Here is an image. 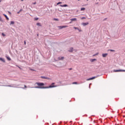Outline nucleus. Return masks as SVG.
Returning a JSON list of instances; mask_svg holds the SVG:
<instances>
[{"mask_svg": "<svg viewBox=\"0 0 125 125\" xmlns=\"http://www.w3.org/2000/svg\"><path fill=\"white\" fill-rule=\"evenodd\" d=\"M36 83L39 86L35 87V88H51L52 87H56L57 86L50 85L48 87H43V86L44 85V83Z\"/></svg>", "mask_w": 125, "mask_h": 125, "instance_id": "obj_1", "label": "nucleus"}, {"mask_svg": "<svg viewBox=\"0 0 125 125\" xmlns=\"http://www.w3.org/2000/svg\"><path fill=\"white\" fill-rule=\"evenodd\" d=\"M113 72H125V70L124 69H119V70H114Z\"/></svg>", "mask_w": 125, "mask_h": 125, "instance_id": "obj_2", "label": "nucleus"}, {"mask_svg": "<svg viewBox=\"0 0 125 125\" xmlns=\"http://www.w3.org/2000/svg\"><path fill=\"white\" fill-rule=\"evenodd\" d=\"M96 78H97V76H94L93 77L87 79L86 81H91V80H94V79H96Z\"/></svg>", "mask_w": 125, "mask_h": 125, "instance_id": "obj_3", "label": "nucleus"}, {"mask_svg": "<svg viewBox=\"0 0 125 125\" xmlns=\"http://www.w3.org/2000/svg\"><path fill=\"white\" fill-rule=\"evenodd\" d=\"M41 79H44L45 80H50V78L44 76H41Z\"/></svg>", "mask_w": 125, "mask_h": 125, "instance_id": "obj_4", "label": "nucleus"}, {"mask_svg": "<svg viewBox=\"0 0 125 125\" xmlns=\"http://www.w3.org/2000/svg\"><path fill=\"white\" fill-rule=\"evenodd\" d=\"M68 27V26L67 25H64V26H59V28H60V29H63V28H67Z\"/></svg>", "mask_w": 125, "mask_h": 125, "instance_id": "obj_5", "label": "nucleus"}, {"mask_svg": "<svg viewBox=\"0 0 125 125\" xmlns=\"http://www.w3.org/2000/svg\"><path fill=\"white\" fill-rule=\"evenodd\" d=\"M89 23L88 22H83L82 23V24L83 26H86V25H88Z\"/></svg>", "mask_w": 125, "mask_h": 125, "instance_id": "obj_6", "label": "nucleus"}, {"mask_svg": "<svg viewBox=\"0 0 125 125\" xmlns=\"http://www.w3.org/2000/svg\"><path fill=\"white\" fill-rule=\"evenodd\" d=\"M60 6H61V7H67V6H68V5L67 4L60 5Z\"/></svg>", "mask_w": 125, "mask_h": 125, "instance_id": "obj_7", "label": "nucleus"}, {"mask_svg": "<svg viewBox=\"0 0 125 125\" xmlns=\"http://www.w3.org/2000/svg\"><path fill=\"white\" fill-rule=\"evenodd\" d=\"M58 59L59 60H63V59H64V57H59Z\"/></svg>", "mask_w": 125, "mask_h": 125, "instance_id": "obj_8", "label": "nucleus"}, {"mask_svg": "<svg viewBox=\"0 0 125 125\" xmlns=\"http://www.w3.org/2000/svg\"><path fill=\"white\" fill-rule=\"evenodd\" d=\"M5 17V18L6 19V20H9V18H8V17H7V16H6V15H5V14H3V15Z\"/></svg>", "mask_w": 125, "mask_h": 125, "instance_id": "obj_9", "label": "nucleus"}, {"mask_svg": "<svg viewBox=\"0 0 125 125\" xmlns=\"http://www.w3.org/2000/svg\"><path fill=\"white\" fill-rule=\"evenodd\" d=\"M74 48L73 47H71L70 49L69 50V52H73Z\"/></svg>", "mask_w": 125, "mask_h": 125, "instance_id": "obj_10", "label": "nucleus"}, {"mask_svg": "<svg viewBox=\"0 0 125 125\" xmlns=\"http://www.w3.org/2000/svg\"><path fill=\"white\" fill-rule=\"evenodd\" d=\"M71 21H77V18H74L70 19Z\"/></svg>", "mask_w": 125, "mask_h": 125, "instance_id": "obj_11", "label": "nucleus"}, {"mask_svg": "<svg viewBox=\"0 0 125 125\" xmlns=\"http://www.w3.org/2000/svg\"><path fill=\"white\" fill-rule=\"evenodd\" d=\"M107 55H108V54H103V55H102L103 57H106V56H107Z\"/></svg>", "mask_w": 125, "mask_h": 125, "instance_id": "obj_12", "label": "nucleus"}, {"mask_svg": "<svg viewBox=\"0 0 125 125\" xmlns=\"http://www.w3.org/2000/svg\"><path fill=\"white\" fill-rule=\"evenodd\" d=\"M0 60L1 61H2V62H5V61L4 60V59L1 58H0Z\"/></svg>", "mask_w": 125, "mask_h": 125, "instance_id": "obj_13", "label": "nucleus"}, {"mask_svg": "<svg viewBox=\"0 0 125 125\" xmlns=\"http://www.w3.org/2000/svg\"><path fill=\"white\" fill-rule=\"evenodd\" d=\"M14 24H15L14 21H11L10 22V25H14Z\"/></svg>", "mask_w": 125, "mask_h": 125, "instance_id": "obj_14", "label": "nucleus"}, {"mask_svg": "<svg viewBox=\"0 0 125 125\" xmlns=\"http://www.w3.org/2000/svg\"><path fill=\"white\" fill-rule=\"evenodd\" d=\"M37 26H40V27H42V25L41 24V23L38 22L37 23Z\"/></svg>", "mask_w": 125, "mask_h": 125, "instance_id": "obj_15", "label": "nucleus"}, {"mask_svg": "<svg viewBox=\"0 0 125 125\" xmlns=\"http://www.w3.org/2000/svg\"><path fill=\"white\" fill-rule=\"evenodd\" d=\"M81 11H83V10H85V8H81Z\"/></svg>", "mask_w": 125, "mask_h": 125, "instance_id": "obj_16", "label": "nucleus"}, {"mask_svg": "<svg viewBox=\"0 0 125 125\" xmlns=\"http://www.w3.org/2000/svg\"><path fill=\"white\" fill-rule=\"evenodd\" d=\"M72 84H78V83H77V82H73V83H72Z\"/></svg>", "mask_w": 125, "mask_h": 125, "instance_id": "obj_17", "label": "nucleus"}, {"mask_svg": "<svg viewBox=\"0 0 125 125\" xmlns=\"http://www.w3.org/2000/svg\"><path fill=\"white\" fill-rule=\"evenodd\" d=\"M0 21L1 22H3V21L2 20V19H1V17H0Z\"/></svg>", "mask_w": 125, "mask_h": 125, "instance_id": "obj_18", "label": "nucleus"}, {"mask_svg": "<svg viewBox=\"0 0 125 125\" xmlns=\"http://www.w3.org/2000/svg\"><path fill=\"white\" fill-rule=\"evenodd\" d=\"M109 50H110V51H111V52H115V50L110 49Z\"/></svg>", "mask_w": 125, "mask_h": 125, "instance_id": "obj_19", "label": "nucleus"}, {"mask_svg": "<svg viewBox=\"0 0 125 125\" xmlns=\"http://www.w3.org/2000/svg\"><path fill=\"white\" fill-rule=\"evenodd\" d=\"M7 59H8L9 60V61H10V60H11V59H10L9 57H7Z\"/></svg>", "mask_w": 125, "mask_h": 125, "instance_id": "obj_20", "label": "nucleus"}, {"mask_svg": "<svg viewBox=\"0 0 125 125\" xmlns=\"http://www.w3.org/2000/svg\"><path fill=\"white\" fill-rule=\"evenodd\" d=\"M21 88H22L23 89H24V88H27V86L24 85V87H21Z\"/></svg>", "mask_w": 125, "mask_h": 125, "instance_id": "obj_21", "label": "nucleus"}, {"mask_svg": "<svg viewBox=\"0 0 125 125\" xmlns=\"http://www.w3.org/2000/svg\"><path fill=\"white\" fill-rule=\"evenodd\" d=\"M54 20L55 21H59V20H58V19H54Z\"/></svg>", "mask_w": 125, "mask_h": 125, "instance_id": "obj_22", "label": "nucleus"}, {"mask_svg": "<svg viewBox=\"0 0 125 125\" xmlns=\"http://www.w3.org/2000/svg\"><path fill=\"white\" fill-rule=\"evenodd\" d=\"M74 29H75V30H79V28L78 27H74Z\"/></svg>", "mask_w": 125, "mask_h": 125, "instance_id": "obj_23", "label": "nucleus"}, {"mask_svg": "<svg viewBox=\"0 0 125 125\" xmlns=\"http://www.w3.org/2000/svg\"><path fill=\"white\" fill-rule=\"evenodd\" d=\"M34 19L36 21H37V20H39V18H35Z\"/></svg>", "mask_w": 125, "mask_h": 125, "instance_id": "obj_24", "label": "nucleus"}, {"mask_svg": "<svg viewBox=\"0 0 125 125\" xmlns=\"http://www.w3.org/2000/svg\"><path fill=\"white\" fill-rule=\"evenodd\" d=\"M61 3H62V2H59L57 3V4L58 5V4H61Z\"/></svg>", "mask_w": 125, "mask_h": 125, "instance_id": "obj_25", "label": "nucleus"}, {"mask_svg": "<svg viewBox=\"0 0 125 125\" xmlns=\"http://www.w3.org/2000/svg\"><path fill=\"white\" fill-rule=\"evenodd\" d=\"M2 36H3V37H5V34H4V33H2Z\"/></svg>", "mask_w": 125, "mask_h": 125, "instance_id": "obj_26", "label": "nucleus"}, {"mask_svg": "<svg viewBox=\"0 0 125 125\" xmlns=\"http://www.w3.org/2000/svg\"><path fill=\"white\" fill-rule=\"evenodd\" d=\"M96 55H98V53L93 55V56H96Z\"/></svg>", "mask_w": 125, "mask_h": 125, "instance_id": "obj_27", "label": "nucleus"}, {"mask_svg": "<svg viewBox=\"0 0 125 125\" xmlns=\"http://www.w3.org/2000/svg\"><path fill=\"white\" fill-rule=\"evenodd\" d=\"M92 62H93V61H95V60H96V59H92Z\"/></svg>", "mask_w": 125, "mask_h": 125, "instance_id": "obj_28", "label": "nucleus"}, {"mask_svg": "<svg viewBox=\"0 0 125 125\" xmlns=\"http://www.w3.org/2000/svg\"><path fill=\"white\" fill-rule=\"evenodd\" d=\"M54 84H55V83H52V86H53V85H54Z\"/></svg>", "mask_w": 125, "mask_h": 125, "instance_id": "obj_29", "label": "nucleus"}, {"mask_svg": "<svg viewBox=\"0 0 125 125\" xmlns=\"http://www.w3.org/2000/svg\"><path fill=\"white\" fill-rule=\"evenodd\" d=\"M86 19L85 17H82V18H81L82 20H83V19Z\"/></svg>", "mask_w": 125, "mask_h": 125, "instance_id": "obj_30", "label": "nucleus"}, {"mask_svg": "<svg viewBox=\"0 0 125 125\" xmlns=\"http://www.w3.org/2000/svg\"><path fill=\"white\" fill-rule=\"evenodd\" d=\"M24 45H26V41L24 42Z\"/></svg>", "mask_w": 125, "mask_h": 125, "instance_id": "obj_31", "label": "nucleus"}, {"mask_svg": "<svg viewBox=\"0 0 125 125\" xmlns=\"http://www.w3.org/2000/svg\"><path fill=\"white\" fill-rule=\"evenodd\" d=\"M30 70H31V71H35V70L32 69H30Z\"/></svg>", "mask_w": 125, "mask_h": 125, "instance_id": "obj_32", "label": "nucleus"}, {"mask_svg": "<svg viewBox=\"0 0 125 125\" xmlns=\"http://www.w3.org/2000/svg\"><path fill=\"white\" fill-rule=\"evenodd\" d=\"M36 2L33 3V4H36Z\"/></svg>", "mask_w": 125, "mask_h": 125, "instance_id": "obj_33", "label": "nucleus"}, {"mask_svg": "<svg viewBox=\"0 0 125 125\" xmlns=\"http://www.w3.org/2000/svg\"><path fill=\"white\" fill-rule=\"evenodd\" d=\"M9 12V13H10V14H11V13H10V12Z\"/></svg>", "mask_w": 125, "mask_h": 125, "instance_id": "obj_34", "label": "nucleus"}, {"mask_svg": "<svg viewBox=\"0 0 125 125\" xmlns=\"http://www.w3.org/2000/svg\"><path fill=\"white\" fill-rule=\"evenodd\" d=\"M69 70H72V68H69Z\"/></svg>", "mask_w": 125, "mask_h": 125, "instance_id": "obj_35", "label": "nucleus"}, {"mask_svg": "<svg viewBox=\"0 0 125 125\" xmlns=\"http://www.w3.org/2000/svg\"><path fill=\"white\" fill-rule=\"evenodd\" d=\"M20 12H18V13L19 14Z\"/></svg>", "mask_w": 125, "mask_h": 125, "instance_id": "obj_36", "label": "nucleus"}, {"mask_svg": "<svg viewBox=\"0 0 125 125\" xmlns=\"http://www.w3.org/2000/svg\"><path fill=\"white\" fill-rule=\"evenodd\" d=\"M21 0V1H23V0Z\"/></svg>", "mask_w": 125, "mask_h": 125, "instance_id": "obj_37", "label": "nucleus"}, {"mask_svg": "<svg viewBox=\"0 0 125 125\" xmlns=\"http://www.w3.org/2000/svg\"><path fill=\"white\" fill-rule=\"evenodd\" d=\"M21 11V10H20V12Z\"/></svg>", "mask_w": 125, "mask_h": 125, "instance_id": "obj_38", "label": "nucleus"}, {"mask_svg": "<svg viewBox=\"0 0 125 125\" xmlns=\"http://www.w3.org/2000/svg\"><path fill=\"white\" fill-rule=\"evenodd\" d=\"M9 86H10V85H9Z\"/></svg>", "mask_w": 125, "mask_h": 125, "instance_id": "obj_39", "label": "nucleus"}, {"mask_svg": "<svg viewBox=\"0 0 125 125\" xmlns=\"http://www.w3.org/2000/svg\"><path fill=\"white\" fill-rule=\"evenodd\" d=\"M78 1H80V0H78Z\"/></svg>", "mask_w": 125, "mask_h": 125, "instance_id": "obj_40", "label": "nucleus"}]
</instances>
